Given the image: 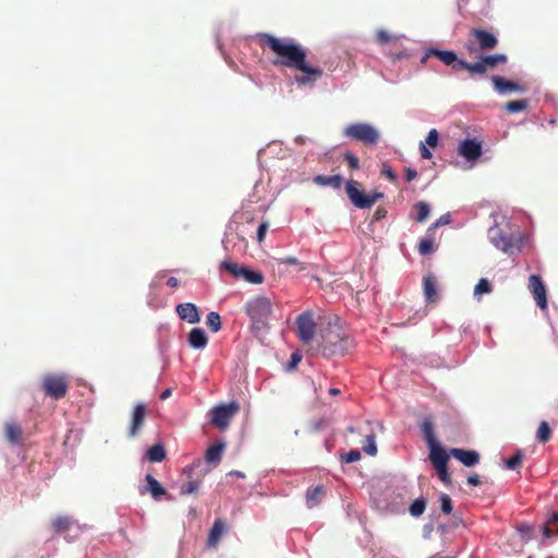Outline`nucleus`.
<instances>
[{"mask_svg":"<svg viewBox=\"0 0 558 558\" xmlns=\"http://www.w3.org/2000/svg\"><path fill=\"white\" fill-rule=\"evenodd\" d=\"M339 392H340V390H339V389H337V388H330V389H329V393H330V395H332V396H336V395H338Z\"/></svg>","mask_w":558,"mask_h":558,"instance_id":"nucleus-64","label":"nucleus"},{"mask_svg":"<svg viewBox=\"0 0 558 558\" xmlns=\"http://www.w3.org/2000/svg\"><path fill=\"white\" fill-rule=\"evenodd\" d=\"M146 414L147 407L145 403H137L134 407L130 418L129 437L134 438L140 434L144 426Z\"/></svg>","mask_w":558,"mask_h":558,"instance_id":"nucleus-14","label":"nucleus"},{"mask_svg":"<svg viewBox=\"0 0 558 558\" xmlns=\"http://www.w3.org/2000/svg\"><path fill=\"white\" fill-rule=\"evenodd\" d=\"M228 475H230V476H238V477H241V478L245 477L244 473L241 472V471H231V472H229Z\"/></svg>","mask_w":558,"mask_h":558,"instance_id":"nucleus-62","label":"nucleus"},{"mask_svg":"<svg viewBox=\"0 0 558 558\" xmlns=\"http://www.w3.org/2000/svg\"><path fill=\"white\" fill-rule=\"evenodd\" d=\"M468 483L472 486H478L481 484L480 476L477 474H472L468 477Z\"/></svg>","mask_w":558,"mask_h":558,"instance_id":"nucleus-56","label":"nucleus"},{"mask_svg":"<svg viewBox=\"0 0 558 558\" xmlns=\"http://www.w3.org/2000/svg\"><path fill=\"white\" fill-rule=\"evenodd\" d=\"M245 312L252 320L253 328H267L272 315V303L266 296H256L245 304Z\"/></svg>","mask_w":558,"mask_h":558,"instance_id":"nucleus-4","label":"nucleus"},{"mask_svg":"<svg viewBox=\"0 0 558 558\" xmlns=\"http://www.w3.org/2000/svg\"><path fill=\"white\" fill-rule=\"evenodd\" d=\"M418 175L417 171L413 168H407L405 169V179L408 182H411L413 181L414 179H416Z\"/></svg>","mask_w":558,"mask_h":558,"instance_id":"nucleus-55","label":"nucleus"},{"mask_svg":"<svg viewBox=\"0 0 558 558\" xmlns=\"http://www.w3.org/2000/svg\"><path fill=\"white\" fill-rule=\"evenodd\" d=\"M423 292L426 302L435 303L438 300L437 278L433 274H428L423 278Z\"/></svg>","mask_w":558,"mask_h":558,"instance_id":"nucleus-19","label":"nucleus"},{"mask_svg":"<svg viewBox=\"0 0 558 558\" xmlns=\"http://www.w3.org/2000/svg\"><path fill=\"white\" fill-rule=\"evenodd\" d=\"M145 482L146 486L140 488L141 495L149 494L157 501L163 496H167L169 500L172 499L168 496L166 488L151 474L145 476Z\"/></svg>","mask_w":558,"mask_h":558,"instance_id":"nucleus-16","label":"nucleus"},{"mask_svg":"<svg viewBox=\"0 0 558 558\" xmlns=\"http://www.w3.org/2000/svg\"><path fill=\"white\" fill-rule=\"evenodd\" d=\"M325 497L324 486L318 485L315 487H311L306 492V505L308 508H314L318 506Z\"/></svg>","mask_w":558,"mask_h":558,"instance_id":"nucleus-26","label":"nucleus"},{"mask_svg":"<svg viewBox=\"0 0 558 558\" xmlns=\"http://www.w3.org/2000/svg\"><path fill=\"white\" fill-rule=\"evenodd\" d=\"M278 265H301L300 260L293 256H287L278 259Z\"/></svg>","mask_w":558,"mask_h":558,"instance_id":"nucleus-52","label":"nucleus"},{"mask_svg":"<svg viewBox=\"0 0 558 558\" xmlns=\"http://www.w3.org/2000/svg\"><path fill=\"white\" fill-rule=\"evenodd\" d=\"M241 278L253 284H259L264 281V275L260 271H255L246 267L244 268Z\"/></svg>","mask_w":558,"mask_h":558,"instance_id":"nucleus-32","label":"nucleus"},{"mask_svg":"<svg viewBox=\"0 0 558 558\" xmlns=\"http://www.w3.org/2000/svg\"><path fill=\"white\" fill-rule=\"evenodd\" d=\"M362 448H363L364 452L369 456H375L377 453V447L375 444V434L366 435L365 442Z\"/></svg>","mask_w":558,"mask_h":558,"instance_id":"nucleus-39","label":"nucleus"},{"mask_svg":"<svg viewBox=\"0 0 558 558\" xmlns=\"http://www.w3.org/2000/svg\"><path fill=\"white\" fill-rule=\"evenodd\" d=\"M361 459V452L359 450H350L344 456H342V460L347 463H352L359 461Z\"/></svg>","mask_w":558,"mask_h":558,"instance_id":"nucleus-50","label":"nucleus"},{"mask_svg":"<svg viewBox=\"0 0 558 558\" xmlns=\"http://www.w3.org/2000/svg\"><path fill=\"white\" fill-rule=\"evenodd\" d=\"M522 461L523 453L521 451H518L515 454L506 460L505 465L509 470H515L522 465Z\"/></svg>","mask_w":558,"mask_h":558,"instance_id":"nucleus-40","label":"nucleus"},{"mask_svg":"<svg viewBox=\"0 0 558 558\" xmlns=\"http://www.w3.org/2000/svg\"><path fill=\"white\" fill-rule=\"evenodd\" d=\"M175 311L182 320H186L190 324H196L201 319L198 310L193 303H181L177 305Z\"/></svg>","mask_w":558,"mask_h":558,"instance_id":"nucleus-20","label":"nucleus"},{"mask_svg":"<svg viewBox=\"0 0 558 558\" xmlns=\"http://www.w3.org/2000/svg\"><path fill=\"white\" fill-rule=\"evenodd\" d=\"M315 340L324 356L344 355L351 348L350 337L337 324L320 327Z\"/></svg>","mask_w":558,"mask_h":558,"instance_id":"nucleus-2","label":"nucleus"},{"mask_svg":"<svg viewBox=\"0 0 558 558\" xmlns=\"http://www.w3.org/2000/svg\"><path fill=\"white\" fill-rule=\"evenodd\" d=\"M345 193L351 203L361 209L371 208L378 199L384 197V194L379 192L373 193L372 195L365 194L360 190V183L353 180L347 182Z\"/></svg>","mask_w":558,"mask_h":558,"instance_id":"nucleus-8","label":"nucleus"},{"mask_svg":"<svg viewBox=\"0 0 558 558\" xmlns=\"http://www.w3.org/2000/svg\"><path fill=\"white\" fill-rule=\"evenodd\" d=\"M451 454L465 466H473L480 461V454L474 450H464L460 448L451 449Z\"/></svg>","mask_w":558,"mask_h":558,"instance_id":"nucleus-21","label":"nucleus"},{"mask_svg":"<svg viewBox=\"0 0 558 558\" xmlns=\"http://www.w3.org/2000/svg\"><path fill=\"white\" fill-rule=\"evenodd\" d=\"M450 221H451L450 214H445V215L440 216V218L428 228V231H433L436 228H438L439 226L448 225V223H450Z\"/></svg>","mask_w":558,"mask_h":558,"instance_id":"nucleus-51","label":"nucleus"},{"mask_svg":"<svg viewBox=\"0 0 558 558\" xmlns=\"http://www.w3.org/2000/svg\"><path fill=\"white\" fill-rule=\"evenodd\" d=\"M550 437H551V429H550L548 423L545 421L541 422L538 429H537V434H536L537 440L542 444H546L550 439Z\"/></svg>","mask_w":558,"mask_h":558,"instance_id":"nucleus-33","label":"nucleus"},{"mask_svg":"<svg viewBox=\"0 0 558 558\" xmlns=\"http://www.w3.org/2000/svg\"><path fill=\"white\" fill-rule=\"evenodd\" d=\"M430 57L437 58L444 64L451 66L452 70L454 71H468V61L459 59L453 50H440L437 48H429L426 50L424 57L422 58V63H425L426 60Z\"/></svg>","mask_w":558,"mask_h":558,"instance_id":"nucleus-11","label":"nucleus"},{"mask_svg":"<svg viewBox=\"0 0 558 558\" xmlns=\"http://www.w3.org/2000/svg\"><path fill=\"white\" fill-rule=\"evenodd\" d=\"M436 471H437L439 480L442 483H445L446 485L451 484V477H450V474L448 473V465L436 468Z\"/></svg>","mask_w":558,"mask_h":558,"instance_id":"nucleus-47","label":"nucleus"},{"mask_svg":"<svg viewBox=\"0 0 558 558\" xmlns=\"http://www.w3.org/2000/svg\"><path fill=\"white\" fill-rule=\"evenodd\" d=\"M497 36L484 28L472 27L469 32V38L464 44L465 50L470 56L476 54L477 51H490L498 46Z\"/></svg>","mask_w":558,"mask_h":558,"instance_id":"nucleus-5","label":"nucleus"},{"mask_svg":"<svg viewBox=\"0 0 558 558\" xmlns=\"http://www.w3.org/2000/svg\"><path fill=\"white\" fill-rule=\"evenodd\" d=\"M296 333L299 339L307 344L315 339V322L311 312H303L296 317Z\"/></svg>","mask_w":558,"mask_h":558,"instance_id":"nucleus-13","label":"nucleus"},{"mask_svg":"<svg viewBox=\"0 0 558 558\" xmlns=\"http://www.w3.org/2000/svg\"><path fill=\"white\" fill-rule=\"evenodd\" d=\"M490 292H492L490 282L485 278L480 279V281L477 282V284L474 288V295L480 298L484 293H490Z\"/></svg>","mask_w":558,"mask_h":558,"instance_id":"nucleus-38","label":"nucleus"},{"mask_svg":"<svg viewBox=\"0 0 558 558\" xmlns=\"http://www.w3.org/2000/svg\"><path fill=\"white\" fill-rule=\"evenodd\" d=\"M344 159L347 160L349 167L353 170L359 169L360 163L357 157L351 151L344 153Z\"/></svg>","mask_w":558,"mask_h":558,"instance_id":"nucleus-48","label":"nucleus"},{"mask_svg":"<svg viewBox=\"0 0 558 558\" xmlns=\"http://www.w3.org/2000/svg\"><path fill=\"white\" fill-rule=\"evenodd\" d=\"M171 396V389H165L161 395H160V399L161 400H166L167 398H169Z\"/></svg>","mask_w":558,"mask_h":558,"instance_id":"nucleus-61","label":"nucleus"},{"mask_svg":"<svg viewBox=\"0 0 558 558\" xmlns=\"http://www.w3.org/2000/svg\"><path fill=\"white\" fill-rule=\"evenodd\" d=\"M239 410L240 405L236 401H231L229 403L216 405L210 412V422L219 429H226L230 425L232 417L239 412Z\"/></svg>","mask_w":558,"mask_h":558,"instance_id":"nucleus-10","label":"nucleus"},{"mask_svg":"<svg viewBox=\"0 0 558 558\" xmlns=\"http://www.w3.org/2000/svg\"><path fill=\"white\" fill-rule=\"evenodd\" d=\"M458 153L468 161H475L482 155L481 143L470 138L463 140L459 144Z\"/></svg>","mask_w":558,"mask_h":558,"instance_id":"nucleus-17","label":"nucleus"},{"mask_svg":"<svg viewBox=\"0 0 558 558\" xmlns=\"http://www.w3.org/2000/svg\"><path fill=\"white\" fill-rule=\"evenodd\" d=\"M193 471L194 468L192 465H187L184 468L183 473L186 474L189 478H191Z\"/></svg>","mask_w":558,"mask_h":558,"instance_id":"nucleus-60","label":"nucleus"},{"mask_svg":"<svg viewBox=\"0 0 558 558\" xmlns=\"http://www.w3.org/2000/svg\"><path fill=\"white\" fill-rule=\"evenodd\" d=\"M45 393L56 400L63 398L68 392V381L64 375L49 374L44 377Z\"/></svg>","mask_w":558,"mask_h":558,"instance_id":"nucleus-12","label":"nucleus"},{"mask_svg":"<svg viewBox=\"0 0 558 558\" xmlns=\"http://www.w3.org/2000/svg\"><path fill=\"white\" fill-rule=\"evenodd\" d=\"M167 286L171 287V288H177L179 286V281L177 278L174 277H170L168 280H167Z\"/></svg>","mask_w":558,"mask_h":558,"instance_id":"nucleus-59","label":"nucleus"},{"mask_svg":"<svg viewBox=\"0 0 558 558\" xmlns=\"http://www.w3.org/2000/svg\"><path fill=\"white\" fill-rule=\"evenodd\" d=\"M314 182L323 186L330 185L335 189H339L342 183V177L339 174L330 177L317 175L314 178Z\"/></svg>","mask_w":558,"mask_h":558,"instance_id":"nucleus-29","label":"nucleus"},{"mask_svg":"<svg viewBox=\"0 0 558 558\" xmlns=\"http://www.w3.org/2000/svg\"><path fill=\"white\" fill-rule=\"evenodd\" d=\"M507 62L508 57L505 53L481 54L477 61L468 62V72L471 76H484L488 70Z\"/></svg>","mask_w":558,"mask_h":558,"instance_id":"nucleus-7","label":"nucleus"},{"mask_svg":"<svg viewBox=\"0 0 558 558\" xmlns=\"http://www.w3.org/2000/svg\"><path fill=\"white\" fill-rule=\"evenodd\" d=\"M257 41L262 48L268 47L279 59L275 65H283L298 70L303 75H296L299 85H312L323 76V70L312 66L306 61L305 49L293 40H282L267 33L257 34Z\"/></svg>","mask_w":558,"mask_h":558,"instance_id":"nucleus-1","label":"nucleus"},{"mask_svg":"<svg viewBox=\"0 0 558 558\" xmlns=\"http://www.w3.org/2000/svg\"><path fill=\"white\" fill-rule=\"evenodd\" d=\"M420 151L423 159H430L433 157L432 151L426 147L424 143L420 144Z\"/></svg>","mask_w":558,"mask_h":558,"instance_id":"nucleus-54","label":"nucleus"},{"mask_svg":"<svg viewBox=\"0 0 558 558\" xmlns=\"http://www.w3.org/2000/svg\"><path fill=\"white\" fill-rule=\"evenodd\" d=\"M301 361V355L296 352L291 354L290 367H294Z\"/></svg>","mask_w":558,"mask_h":558,"instance_id":"nucleus-58","label":"nucleus"},{"mask_svg":"<svg viewBox=\"0 0 558 558\" xmlns=\"http://www.w3.org/2000/svg\"><path fill=\"white\" fill-rule=\"evenodd\" d=\"M490 243L504 253L512 256L522 250L523 236L520 232H507L499 227H493L488 231Z\"/></svg>","mask_w":558,"mask_h":558,"instance_id":"nucleus-3","label":"nucleus"},{"mask_svg":"<svg viewBox=\"0 0 558 558\" xmlns=\"http://www.w3.org/2000/svg\"><path fill=\"white\" fill-rule=\"evenodd\" d=\"M268 222H262L257 229V240L262 242L265 238V234L268 230Z\"/></svg>","mask_w":558,"mask_h":558,"instance_id":"nucleus-53","label":"nucleus"},{"mask_svg":"<svg viewBox=\"0 0 558 558\" xmlns=\"http://www.w3.org/2000/svg\"><path fill=\"white\" fill-rule=\"evenodd\" d=\"M201 486V481L198 480H190L185 485L181 487V495H190L197 493Z\"/></svg>","mask_w":558,"mask_h":558,"instance_id":"nucleus-43","label":"nucleus"},{"mask_svg":"<svg viewBox=\"0 0 558 558\" xmlns=\"http://www.w3.org/2000/svg\"><path fill=\"white\" fill-rule=\"evenodd\" d=\"M440 508L445 514H450L453 510L452 500L447 494H441L439 497Z\"/></svg>","mask_w":558,"mask_h":558,"instance_id":"nucleus-45","label":"nucleus"},{"mask_svg":"<svg viewBox=\"0 0 558 558\" xmlns=\"http://www.w3.org/2000/svg\"><path fill=\"white\" fill-rule=\"evenodd\" d=\"M4 435L10 444L17 445L22 441L23 429L16 422L11 421L4 426Z\"/></svg>","mask_w":558,"mask_h":558,"instance_id":"nucleus-24","label":"nucleus"},{"mask_svg":"<svg viewBox=\"0 0 558 558\" xmlns=\"http://www.w3.org/2000/svg\"><path fill=\"white\" fill-rule=\"evenodd\" d=\"M49 527L53 536L63 535L68 542L77 538L82 533V525L72 517L68 514H59L50 520Z\"/></svg>","mask_w":558,"mask_h":558,"instance_id":"nucleus-6","label":"nucleus"},{"mask_svg":"<svg viewBox=\"0 0 558 558\" xmlns=\"http://www.w3.org/2000/svg\"><path fill=\"white\" fill-rule=\"evenodd\" d=\"M228 525L222 519H217L214 522L208 535L207 544L209 547H216L221 536L227 532Z\"/></svg>","mask_w":558,"mask_h":558,"instance_id":"nucleus-23","label":"nucleus"},{"mask_svg":"<svg viewBox=\"0 0 558 558\" xmlns=\"http://www.w3.org/2000/svg\"><path fill=\"white\" fill-rule=\"evenodd\" d=\"M220 268L225 269L228 272H230L234 278L238 279V278L242 277V272H243L245 267L240 265V264L233 263L231 260H223L220 264Z\"/></svg>","mask_w":558,"mask_h":558,"instance_id":"nucleus-31","label":"nucleus"},{"mask_svg":"<svg viewBox=\"0 0 558 558\" xmlns=\"http://www.w3.org/2000/svg\"><path fill=\"white\" fill-rule=\"evenodd\" d=\"M386 214H387L386 209L377 208L376 211L374 213V219L380 220L381 218H384L386 216Z\"/></svg>","mask_w":558,"mask_h":558,"instance_id":"nucleus-57","label":"nucleus"},{"mask_svg":"<svg viewBox=\"0 0 558 558\" xmlns=\"http://www.w3.org/2000/svg\"><path fill=\"white\" fill-rule=\"evenodd\" d=\"M225 450V444L218 442L213 446H210L205 454V460L208 463L218 464L222 458V452Z\"/></svg>","mask_w":558,"mask_h":558,"instance_id":"nucleus-27","label":"nucleus"},{"mask_svg":"<svg viewBox=\"0 0 558 558\" xmlns=\"http://www.w3.org/2000/svg\"><path fill=\"white\" fill-rule=\"evenodd\" d=\"M206 325L213 331L217 332L221 328V318L217 312H210L206 317Z\"/></svg>","mask_w":558,"mask_h":558,"instance_id":"nucleus-35","label":"nucleus"},{"mask_svg":"<svg viewBox=\"0 0 558 558\" xmlns=\"http://www.w3.org/2000/svg\"><path fill=\"white\" fill-rule=\"evenodd\" d=\"M376 39L379 44H389L392 41H397L398 37L396 35L390 34L389 32L385 29H379L376 32Z\"/></svg>","mask_w":558,"mask_h":558,"instance_id":"nucleus-42","label":"nucleus"},{"mask_svg":"<svg viewBox=\"0 0 558 558\" xmlns=\"http://www.w3.org/2000/svg\"><path fill=\"white\" fill-rule=\"evenodd\" d=\"M426 508V501L424 498H418L413 501V504L410 506V513L413 517L421 515Z\"/></svg>","mask_w":558,"mask_h":558,"instance_id":"nucleus-41","label":"nucleus"},{"mask_svg":"<svg viewBox=\"0 0 558 558\" xmlns=\"http://www.w3.org/2000/svg\"><path fill=\"white\" fill-rule=\"evenodd\" d=\"M415 209L417 211L415 220L420 223L424 222L429 216V205L424 201H420L416 203Z\"/></svg>","mask_w":558,"mask_h":558,"instance_id":"nucleus-36","label":"nucleus"},{"mask_svg":"<svg viewBox=\"0 0 558 558\" xmlns=\"http://www.w3.org/2000/svg\"><path fill=\"white\" fill-rule=\"evenodd\" d=\"M295 143L303 145L305 143V138L303 136L295 137Z\"/></svg>","mask_w":558,"mask_h":558,"instance_id":"nucleus-63","label":"nucleus"},{"mask_svg":"<svg viewBox=\"0 0 558 558\" xmlns=\"http://www.w3.org/2000/svg\"><path fill=\"white\" fill-rule=\"evenodd\" d=\"M529 106V101L526 99L522 100H512L506 104V110L509 113H517L520 111H524Z\"/></svg>","mask_w":558,"mask_h":558,"instance_id":"nucleus-37","label":"nucleus"},{"mask_svg":"<svg viewBox=\"0 0 558 558\" xmlns=\"http://www.w3.org/2000/svg\"><path fill=\"white\" fill-rule=\"evenodd\" d=\"M428 447L430 449L429 460L432 461L435 469L448 465L449 456L438 442Z\"/></svg>","mask_w":558,"mask_h":558,"instance_id":"nucleus-22","label":"nucleus"},{"mask_svg":"<svg viewBox=\"0 0 558 558\" xmlns=\"http://www.w3.org/2000/svg\"><path fill=\"white\" fill-rule=\"evenodd\" d=\"M529 289L536 301V304L541 308L547 307L546 289L545 286L537 275H531L529 278Z\"/></svg>","mask_w":558,"mask_h":558,"instance_id":"nucleus-15","label":"nucleus"},{"mask_svg":"<svg viewBox=\"0 0 558 558\" xmlns=\"http://www.w3.org/2000/svg\"><path fill=\"white\" fill-rule=\"evenodd\" d=\"M492 82L495 90L499 94H508L512 92L524 93L526 90L525 86L513 81L507 80L504 76L494 75L492 77Z\"/></svg>","mask_w":558,"mask_h":558,"instance_id":"nucleus-18","label":"nucleus"},{"mask_svg":"<svg viewBox=\"0 0 558 558\" xmlns=\"http://www.w3.org/2000/svg\"><path fill=\"white\" fill-rule=\"evenodd\" d=\"M208 343L205 331L201 328H193L189 333V344L193 349H204Z\"/></svg>","mask_w":558,"mask_h":558,"instance_id":"nucleus-25","label":"nucleus"},{"mask_svg":"<svg viewBox=\"0 0 558 558\" xmlns=\"http://www.w3.org/2000/svg\"><path fill=\"white\" fill-rule=\"evenodd\" d=\"M343 135L365 145H375L379 140L378 131L368 123H353L343 130Z\"/></svg>","mask_w":558,"mask_h":558,"instance_id":"nucleus-9","label":"nucleus"},{"mask_svg":"<svg viewBox=\"0 0 558 558\" xmlns=\"http://www.w3.org/2000/svg\"><path fill=\"white\" fill-rule=\"evenodd\" d=\"M439 142V133L436 129H432L425 140V145H428L429 147L435 148L438 145Z\"/></svg>","mask_w":558,"mask_h":558,"instance_id":"nucleus-46","label":"nucleus"},{"mask_svg":"<svg viewBox=\"0 0 558 558\" xmlns=\"http://www.w3.org/2000/svg\"><path fill=\"white\" fill-rule=\"evenodd\" d=\"M554 526H558V513H553L547 523L542 526V533L545 537H551L558 533V527L554 530Z\"/></svg>","mask_w":558,"mask_h":558,"instance_id":"nucleus-30","label":"nucleus"},{"mask_svg":"<svg viewBox=\"0 0 558 558\" xmlns=\"http://www.w3.org/2000/svg\"><path fill=\"white\" fill-rule=\"evenodd\" d=\"M434 240L432 238H424L420 241L418 252L422 255H427L433 252Z\"/></svg>","mask_w":558,"mask_h":558,"instance_id":"nucleus-44","label":"nucleus"},{"mask_svg":"<svg viewBox=\"0 0 558 558\" xmlns=\"http://www.w3.org/2000/svg\"><path fill=\"white\" fill-rule=\"evenodd\" d=\"M146 458L150 461V462H161L166 459V449L162 445L160 444H156L154 446H151L147 452H146Z\"/></svg>","mask_w":558,"mask_h":558,"instance_id":"nucleus-28","label":"nucleus"},{"mask_svg":"<svg viewBox=\"0 0 558 558\" xmlns=\"http://www.w3.org/2000/svg\"><path fill=\"white\" fill-rule=\"evenodd\" d=\"M422 433L428 444V446L436 444L433 424L429 420H425L421 425Z\"/></svg>","mask_w":558,"mask_h":558,"instance_id":"nucleus-34","label":"nucleus"},{"mask_svg":"<svg viewBox=\"0 0 558 558\" xmlns=\"http://www.w3.org/2000/svg\"><path fill=\"white\" fill-rule=\"evenodd\" d=\"M381 174L385 175L392 183H396L398 180L396 172L388 165L383 166Z\"/></svg>","mask_w":558,"mask_h":558,"instance_id":"nucleus-49","label":"nucleus"}]
</instances>
